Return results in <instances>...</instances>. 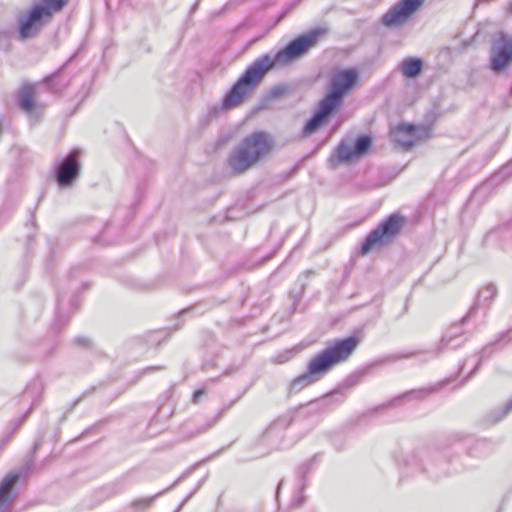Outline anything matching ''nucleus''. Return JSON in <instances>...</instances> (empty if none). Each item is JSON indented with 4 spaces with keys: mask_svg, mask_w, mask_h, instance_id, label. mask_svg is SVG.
<instances>
[{
    "mask_svg": "<svg viewBox=\"0 0 512 512\" xmlns=\"http://www.w3.org/2000/svg\"><path fill=\"white\" fill-rule=\"evenodd\" d=\"M359 343L360 340L357 336L330 342L309 360L306 371L294 379V384H312L320 380L336 366L348 361Z\"/></svg>",
    "mask_w": 512,
    "mask_h": 512,
    "instance_id": "nucleus-1",
    "label": "nucleus"
},
{
    "mask_svg": "<svg viewBox=\"0 0 512 512\" xmlns=\"http://www.w3.org/2000/svg\"><path fill=\"white\" fill-rule=\"evenodd\" d=\"M274 150L273 138L264 131L246 136L228 157V166L233 175L244 174L267 158Z\"/></svg>",
    "mask_w": 512,
    "mask_h": 512,
    "instance_id": "nucleus-2",
    "label": "nucleus"
},
{
    "mask_svg": "<svg viewBox=\"0 0 512 512\" xmlns=\"http://www.w3.org/2000/svg\"><path fill=\"white\" fill-rule=\"evenodd\" d=\"M271 64L268 57H259L249 65L224 97L223 107L225 109H232L241 105L261 82L266 73L271 70Z\"/></svg>",
    "mask_w": 512,
    "mask_h": 512,
    "instance_id": "nucleus-3",
    "label": "nucleus"
},
{
    "mask_svg": "<svg viewBox=\"0 0 512 512\" xmlns=\"http://www.w3.org/2000/svg\"><path fill=\"white\" fill-rule=\"evenodd\" d=\"M326 33L323 28H316L292 40L285 48L279 50L274 57L266 54L271 61V69L276 65L286 66L308 53L317 46L320 38Z\"/></svg>",
    "mask_w": 512,
    "mask_h": 512,
    "instance_id": "nucleus-4",
    "label": "nucleus"
},
{
    "mask_svg": "<svg viewBox=\"0 0 512 512\" xmlns=\"http://www.w3.org/2000/svg\"><path fill=\"white\" fill-rule=\"evenodd\" d=\"M359 79L360 73L356 68L335 70L330 79V91L323 99L338 108L343 98L357 86Z\"/></svg>",
    "mask_w": 512,
    "mask_h": 512,
    "instance_id": "nucleus-5",
    "label": "nucleus"
},
{
    "mask_svg": "<svg viewBox=\"0 0 512 512\" xmlns=\"http://www.w3.org/2000/svg\"><path fill=\"white\" fill-rule=\"evenodd\" d=\"M404 218L399 214H391L384 221H382L376 229L368 234L365 241L361 246V254L366 255L371 250L382 246L390 239L397 236L403 225Z\"/></svg>",
    "mask_w": 512,
    "mask_h": 512,
    "instance_id": "nucleus-6",
    "label": "nucleus"
},
{
    "mask_svg": "<svg viewBox=\"0 0 512 512\" xmlns=\"http://www.w3.org/2000/svg\"><path fill=\"white\" fill-rule=\"evenodd\" d=\"M53 14L43 5L33 6L26 17L19 22V34L21 39H27L36 36L43 25L52 18Z\"/></svg>",
    "mask_w": 512,
    "mask_h": 512,
    "instance_id": "nucleus-7",
    "label": "nucleus"
},
{
    "mask_svg": "<svg viewBox=\"0 0 512 512\" xmlns=\"http://www.w3.org/2000/svg\"><path fill=\"white\" fill-rule=\"evenodd\" d=\"M53 14L43 5L33 6L26 17L19 22V34L21 39H27L36 36L43 25L52 18Z\"/></svg>",
    "mask_w": 512,
    "mask_h": 512,
    "instance_id": "nucleus-8",
    "label": "nucleus"
},
{
    "mask_svg": "<svg viewBox=\"0 0 512 512\" xmlns=\"http://www.w3.org/2000/svg\"><path fill=\"white\" fill-rule=\"evenodd\" d=\"M424 3V0H400L382 17V23L387 27L405 23Z\"/></svg>",
    "mask_w": 512,
    "mask_h": 512,
    "instance_id": "nucleus-9",
    "label": "nucleus"
},
{
    "mask_svg": "<svg viewBox=\"0 0 512 512\" xmlns=\"http://www.w3.org/2000/svg\"><path fill=\"white\" fill-rule=\"evenodd\" d=\"M512 62V37L500 34L493 42L491 68L500 72Z\"/></svg>",
    "mask_w": 512,
    "mask_h": 512,
    "instance_id": "nucleus-10",
    "label": "nucleus"
},
{
    "mask_svg": "<svg viewBox=\"0 0 512 512\" xmlns=\"http://www.w3.org/2000/svg\"><path fill=\"white\" fill-rule=\"evenodd\" d=\"M80 171L79 152L72 151L62 161L57 170V182L60 186L68 185Z\"/></svg>",
    "mask_w": 512,
    "mask_h": 512,
    "instance_id": "nucleus-11",
    "label": "nucleus"
},
{
    "mask_svg": "<svg viewBox=\"0 0 512 512\" xmlns=\"http://www.w3.org/2000/svg\"><path fill=\"white\" fill-rule=\"evenodd\" d=\"M391 136L397 146L410 149L419 139V127L402 123L392 129Z\"/></svg>",
    "mask_w": 512,
    "mask_h": 512,
    "instance_id": "nucleus-12",
    "label": "nucleus"
},
{
    "mask_svg": "<svg viewBox=\"0 0 512 512\" xmlns=\"http://www.w3.org/2000/svg\"><path fill=\"white\" fill-rule=\"evenodd\" d=\"M337 108L322 99L318 105L315 115L309 120L304 128V133L309 135L316 131L326 120V118Z\"/></svg>",
    "mask_w": 512,
    "mask_h": 512,
    "instance_id": "nucleus-13",
    "label": "nucleus"
},
{
    "mask_svg": "<svg viewBox=\"0 0 512 512\" xmlns=\"http://www.w3.org/2000/svg\"><path fill=\"white\" fill-rule=\"evenodd\" d=\"M356 151L354 147L348 143L342 142L336 149L334 155L331 157L330 162L332 165H338L340 163H348L357 159Z\"/></svg>",
    "mask_w": 512,
    "mask_h": 512,
    "instance_id": "nucleus-14",
    "label": "nucleus"
},
{
    "mask_svg": "<svg viewBox=\"0 0 512 512\" xmlns=\"http://www.w3.org/2000/svg\"><path fill=\"white\" fill-rule=\"evenodd\" d=\"M35 88L32 85H24L19 91L21 108L30 113L35 109Z\"/></svg>",
    "mask_w": 512,
    "mask_h": 512,
    "instance_id": "nucleus-15",
    "label": "nucleus"
},
{
    "mask_svg": "<svg viewBox=\"0 0 512 512\" xmlns=\"http://www.w3.org/2000/svg\"><path fill=\"white\" fill-rule=\"evenodd\" d=\"M423 68V62L418 58H407L401 63V71L406 78L418 76Z\"/></svg>",
    "mask_w": 512,
    "mask_h": 512,
    "instance_id": "nucleus-16",
    "label": "nucleus"
},
{
    "mask_svg": "<svg viewBox=\"0 0 512 512\" xmlns=\"http://www.w3.org/2000/svg\"><path fill=\"white\" fill-rule=\"evenodd\" d=\"M17 480V475L9 474L0 482V505L5 502L7 495L12 490Z\"/></svg>",
    "mask_w": 512,
    "mask_h": 512,
    "instance_id": "nucleus-17",
    "label": "nucleus"
},
{
    "mask_svg": "<svg viewBox=\"0 0 512 512\" xmlns=\"http://www.w3.org/2000/svg\"><path fill=\"white\" fill-rule=\"evenodd\" d=\"M372 140L368 136H361L357 139L354 149L356 151V156L358 158L362 157L363 155L367 154L371 148Z\"/></svg>",
    "mask_w": 512,
    "mask_h": 512,
    "instance_id": "nucleus-18",
    "label": "nucleus"
},
{
    "mask_svg": "<svg viewBox=\"0 0 512 512\" xmlns=\"http://www.w3.org/2000/svg\"><path fill=\"white\" fill-rule=\"evenodd\" d=\"M44 8L49 9L52 14L60 12L69 2V0H42Z\"/></svg>",
    "mask_w": 512,
    "mask_h": 512,
    "instance_id": "nucleus-19",
    "label": "nucleus"
},
{
    "mask_svg": "<svg viewBox=\"0 0 512 512\" xmlns=\"http://www.w3.org/2000/svg\"><path fill=\"white\" fill-rule=\"evenodd\" d=\"M153 501V498H141V499H137L133 502V506L135 507H148L149 505H151Z\"/></svg>",
    "mask_w": 512,
    "mask_h": 512,
    "instance_id": "nucleus-20",
    "label": "nucleus"
},
{
    "mask_svg": "<svg viewBox=\"0 0 512 512\" xmlns=\"http://www.w3.org/2000/svg\"><path fill=\"white\" fill-rule=\"evenodd\" d=\"M204 393H205V391L203 389H199V390L195 391L193 394L194 403H197Z\"/></svg>",
    "mask_w": 512,
    "mask_h": 512,
    "instance_id": "nucleus-21",
    "label": "nucleus"
}]
</instances>
